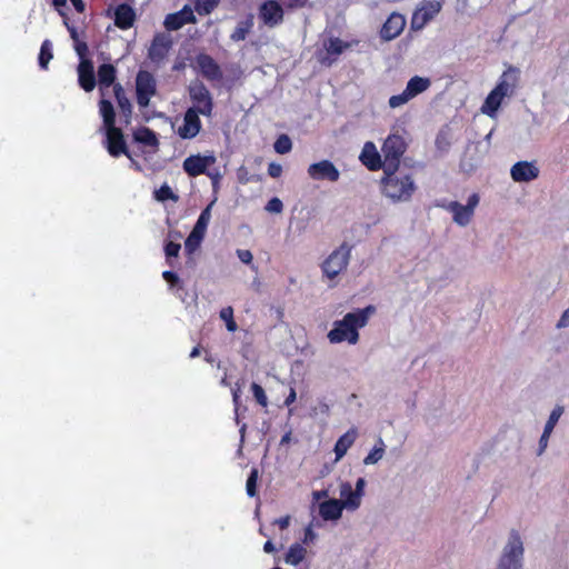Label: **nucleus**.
Instances as JSON below:
<instances>
[{
  "instance_id": "18",
  "label": "nucleus",
  "mask_w": 569,
  "mask_h": 569,
  "mask_svg": "<svg viewBox=\"0 0 569 569\" xmlns=\"http://www.w3.org/2000/svg\"><path fill=\"white\" fill-rule=\"evenodd\" d=\"M510 176L516 182H529L538 178L539 168L533 162L519 161L511 167Z\"/></svg>"
},
{
  "instance_id": "43",
  "label": "nucleus",
  "mask_w": 569,
  "mask_h": 569,
  "mask_svg": "<svg viewBox=\"0 0 569 569\" xmlns=\"http://www.w3.org/2000/svg\"><path fill=\"white\" fill-rule=\"evenodd\" d=\"M220 0H197L196 10L199 14H209Z\"/></svg>"
},
{
  "instance_id": "7",
  "label": "nucleus",
  "mask_w": 569,
  "mask_h": 569,
  "mask_svg": "<svg viewBox=\"0 0 569 569\" xmlns=\"http://www.w3.org/2000/svg\"><path fill=\"white\" fill-rule=\"evenodd\" d=\"M479 203V196L472 193L468 198L467 204H461L458 201H451L443 204L442 208L452 213V220L460 227H466L470 223L475 209Z\"/></svg>"
},
{
  "instance_id": "52",
  "label": "nucleus",
  "mask_w": 569,
  "mask_h": 569,
  "mask_svg": "<svg viewBox=\"0 0 569 569\" xmlns=\"http://www.w3.org/2000/svg\"><path fill=\"white\" fill-rule=\"evenodd\" d=\"M237 256H238L239 260L246 264H250L253 259L251 251L244 250V249H238Z\"/></svg>"
},
{
  "instance_id": "48",
  "label": "nucleus",
  "mask_w": 569,
  "mask_h": 569,
  "mask_svg": "<svg viewBox=\"0 0 569 569\" xmlns=\"http://www.w3.org/2000/svg\"><path fill=\"white\" fill-rule=\"evenodd\" d=\"M264 209L270 213H281L283 210V203L279 198L273 197L268 201Z\"/></svg>"
},
{
  "instance_id": "5",
  "label": "nucleus",
  "mask_w": 569,
  "mask_h": 569,
  "mask_svg": "<svg viewBox=\"0 0 569 569\" xmlns=\"http://www.w3.org/2000/svg\"><path fill=\"white\" fill-rule=\"evenodd\" d=\"M406 147V142L401 136L391 134L386 139L381 149L383 154V171L398 169L400 158L405 153Z\"/></svg>"
},
{
  "instance_id": "39",
  "label": "nucleus",
  "mask_w": 569,
  "mask_h": 569,
  "mask_svg": "<svg viewBox=\"0 0 569 569\" xmlns=\"http://www.w3.org/2000/svg\"><path fill=\"white\" fill-rule=\"evenodd\" d=\"M204 237L193 231L190 232L184 241V250L188 254H192L199 247Z\"/></svg>"
},
{
  "instance_id": "56",
  "label": "nucleus",
  "mask_w": 569,
  "mask_h": 569,
  "mask_svg": "<svg viewBox=\"0 0 569 569\" xmlns=\"http://www.w3.org/2000/svg\"><path fill=\"white\" fill-rule=\"evenodd\" d=\"M365 487H366V480L365 478H359L356 482L355 491L359 495V497L362 499L365 495Z\"/></svg>"
},
{
  "instance_id": "19",
  "label": "nucleus",
  "mask_w": 569,
  "mask_h": 569,
  "mask_svg": "<svg viewBox=\"0 0 569 569\" xmlns=\"http://www.w3.org/2000/svg\"><path fill=\"white\" fill-rule=\"evenodd\" d=\"M259 16L264 24L272 28L282 21L283 10L278 2L268 1L260 7Z\"/></svg>"
},
{
  "instance_id": "59",
  "label": "nucleus",
  "mask_w": 569,
  "mask_h": 569,
  "mask_svg": "<svg viewBox=\"0 0 569 569\" xmlns=\"http://www.w3.org/2000/svg\"><path fill=\"white\" fill-rule=\"evenodd\" d=\"M315 538L316 533L313 532V530L310 527L307 528L305 532V541H312Z\"/></svg>"
},
{
  "instance_id": "49",
  "label": "nucleus",
  "mask_w": 569,
  "mask_h": 569,
  "mask_svg": "<svg viewBox=\"0 0 569 569\" xmlns=\"http://www.w3.org/2000/svg\"><path fill=\"white\" fill-rule=\"evenodd\" d=\"M550 436H551V432H548L545 430L542 431V435H541V437L539 439V443H538L537 456H542L545 453L546 449L548 448Z\"/></svg>"
},
{
  "instance_id": "2",
  "label": "nucleus",
  "mask_w": 569,
  "mask_h": 569,
  "mask_svg": "<svg viewBox=\"0 0 569 569\" xmlns=\"http://www.w3.org/2000/svg\"><path fill=\"white\" fill-rule=\"evenodd\" d=\"M99 109L103 119V127L106 129V146L108 152L112 157L126 154L131 159L123 133L120 128L116 127V112L112 103L107 99H101L99 102Z\"/></svg>"
},
{
  "instance_id": "57",
  "label": "nucleus",
  "mask_w": 569,
  "mask_h": 569,
  "mask_svg": "<svg viewBox=\"0 0 569 569\" xmlns=\"http://www.w3.org/2000/svg\"><path fill=\"white\" fill-rule=\"evenodd\" d=\"M274 523L278 525L281 529H286L290 523V517L286 516L274 520Z\"/></svg>"
},
{
  "instance_id": "37",
  "label": "nucleus",
  "mask_w": 569,
  "mask_h": 569,
  "mask_svg": "<svg viewBox=\"0 0 569 569\" xmlns=\"http://www.w3.org/2000/svg\"><path fill=\"white\" fill-rule=\"evenodd\" d=\"M563 412H565V407L557 405L550 412L549 418L543 427V430L552 433L556 425L558 423V421L561 418V416L563 415Z\"/></svg>"
},
{
  "instance_id": "40",
  "label": "nucleus",
  "mask_w": 569,
  "mask_h": 569,
  "mask_svg": "<svg viewBox=\"0 0 569 569\" xmlns=\"http://www.w3.org/2000/svg\"><path fill=\"white\" fill-rule=\"evenodd\" d=\"M220 318L226 322L227 330L230 332H234L238 329V326L233 319V309L232 307H226L220 310Z\"/></svg>"
},
{
  "instance_id": "14",
  "label": "nucleus",
  "mask_w": 569,
  "mask_h": 569,
  "mask_svg": "<svg viewBox=\"0 0 569 569\" xmlns=\"http://www.w3.org/2000/svg\"><path fill=\"white\" fill-rule=\"evenodd\" d=\"M196 17L192 9L189 6H184L180 11L169 13L163 26L168 31H176L181 29L186 23H194Z\"/></svg>"
},
{
  "instance_id": "8",
  "label": "nucleus",
  "mask_w": 569,
  "mask_h": 569,
  "mask_svg": "<svg viewBox=\"0 0 569 569\" xmlns=\"http://www.w3.org/2000/svg\"><path fill=\"white\" fill-rule=\"evenodd\" d=\"M442 3L438 0H425L415 10L410 28L413 31H419L430 22L441 10Z\"/></svg>"
},
{
  "instance_id": "6",
  "label": "nucleus",
  "mask_w": 569,
  "mask_h": 569,
  "mask_svg": "<svg viewBox=\"0 0 569 569\" xmlns=\"http://www.w3.org/2000/svg\"><path fill=\"white\" fill-rule=\"evenodd\" d=\"M351 256V247L342 243L333 250L322 263V271L329 279H335L347 269Z\"/></svg>"
},
{
  "instance_id": "38",
  "label": "nucleus",
  "mask_w": 569,
  "mask_h": 569,
  "mask_svg": "<svg viewBox=\"0 0 569 569\" xmlns=\"http://www.w3.org/2000/svg\"><path fill=\"white\" fill-rule=\"evenodd\" d=\"M251 27H252V20H250V19L239 22L238 26L236 27L234 31L231 34V39L233 41L244 40L247 34L249 33Z\"/></svg>"
},
{
  "instance_id": "64",
  "label": "nucleus",
  "mask_w": 569,
  "mask_h": 569,
  "mask_svg": "<svg viewBox=\"0 0 569 569\" xmlns=\"http://www.w3.org/2000/svg\"><path fill=\"white\" fill-rule=\"evenodd\" d=\"M207 174L212 179L213 181V186H216L220 179V174L218 172L213 173V172H207Z\"/></svg>"
},
{
  "instance_id": "47",
  "label": "nucleus",
  "mask_w": 569,
  "mask_h": 569,
  "mask_svg": "<svg viewBox=\"0 0 569 569\" xmlns=\"http://www.w3.org/2000/svg\"><path fill=\"white\" fill-rule=\"evenodd\" d=\"M410 99H411L410 96L408 94V92L405 89L402 93L390 97L389 106L391 108H399V107L403 106L405 103H407Z\"/></svg>"
},
{
  "instance_id": "58",
  "label": "nucleus",
  "mask_w": 569,
  "mask_h": 569,
  "mask_svg": "<svg viewBox=\"0 0 569 569\" xmlns=\"http://www.w3.org/2000/svg\"><path fill=\"white\" fill-rule=\"evenodd\" d=\"M296 398H297L296 390L293 388H291L288 397L284 400V405L290 406L292 402H295Z\"/></svg>"
},
{
  "instance_id": "53",
  "label": "nucleus",
  "mask_w": 569,
  "mask_h": 569,
  "mask_svg": "<svg viewBox=\"0 0 569 569\" xmlns=\"http://www.w3.org/2000/svg\"><path fill=\"white\" fill-rule=\"evenodd\" d=\"M282 173V167L279 163L271 162L268 166V174L272 178H278Z\"/></svg>"
},
{
  "instance_id": "1",
  "label": "nucleus",
  "mask_w": 569,
  "mask_h": 569,
  "mask_svg": "<svg viewBox=\"0 0 569 569\" xmlns=\"http://www.w3.org/2000/svg\"><path fill=\"white\" fill-rule=\"evenodd\" d=\"M373 312L372 307H367L355 312L347 313L342 320L333 322V328L328 332V339L331 343L343 341L356 345L359 340L358 330L363 328L369 315Z\"/></svg>"
},
{
  "instance_id": "10",
  "label": "nucleus",
  "mask_w": 569,
  "mask_h": 569,
  "mask_svg": "<svg viewBox=\"0 0 569 569\" xmlns=\"http://www.w3.org/2000/svg\"><path fill=\"white\" fill-rule=\"evenodd\" d=\"M156 80L148 71H139L136 78L137 102L139 107L149 106L150 98L156 94Z\"/></svg>"
},
{
  "instance_id": "34",
  "label": "nucleus",
  "mask_w": 569,
  "mask_h": 569,
  "mask_svg": "<svg viewBox=\"0 0 569 569\" xmlns=\"http://www.w3.org/2000/svg\"><path fill=\"white\" fill-rule=\"evenodd\" d=\"M385 452H386V445H385L382 438H378L372 450L365 457L363 463L366 466L378 463L383 458Z\"/></svg>"
},
{
  "instance_id": "4",
  "label": "nucleus",
  "mask_w": 569,
  "mask_h": 569,
  "mask_svg": "<svg viewBox=\"0 0 569 569\" xmlns=\"http://www.w3.org/2000/svg\"><path fill=\"white\" fill-rule=\"evenodd\" d=\"M525 546L520 532L510 530L499 556L496 569H522Z\"/></svg>"
},
{
  "instance_id": "15",
  "label": "nucleus",
  "mask_w": 569,
  "mask_h": 569,
  "mask_svg": "<svg viewBox=\"0 0 569 569\" xmlns=\"http://www.w3.org/2000/svg\"><path fill=\"white\" fill-rule=\"evenodd\" d=\"M199 114L200 113L194 108H189L186 111L183 124L178 129V134L182 139H192L199 133L201 129Z\"/></svg>"
},
{
  "instance_id": "29",
  "label": "nucleus",
  "mask_w": 569,
  "mask_h": 569,
  "mask_svg": "<svg viewBox=\"0 0 569 569\" xmlns=\"http://www.w3.org/2000/svg\"><path fill=\"white\" fill-rule=\"evenodd\" d=\"M502 100L503 97L500 96L495 89H492L481 107V112L489 117H495L496 112L501 106Z\"/></svg>"
},
{
  "instance_id": "44",
  "label": "nucleus",
  "mask_w": 569,
  "mask_h": 569,
  "mask_svg": "<svg viewBox=\"0 0 569 569\" xmlns=\"http://www.w3.org/2000/svg\"><path fill=\"white\" fill-rule=\"evenodd\" d=\"M259 478L258 469L253 468L247 479L246 489L249 497H254L257 493V481Z\"/></svg>"
},
{
  "instance_id": "3",
  "label": "nucleus",
  "mask_w": 569,
  "mask_h": 569,
  "mask_svg": "<svg viewBox=\"0 0 569 569\" xmlns=\"http://www.w3.org/2000/svg\"><path fill=\"white\" fill-rule=\"evenodd\" d=\"M396 171H385V177L381 179V192L392 202L409 201L416 190L415 181L411 176Z\"/></svg>"
},
{
  "instance_id": "62",
  "label": "nucleus",
  "mask_w": 569,
  "mask_h": 569,
  "mask_svg": "<svg viewBox=\"0 0 569 569\" xmlns=\"http://www.w3.org/2000/svg\"><path fill=\"white\" fill-rule=\"evenodd\" d=\"M73 9H76L78 12H82L84 10V3L82 0H73Z\"/></svg>"
},
{
  "instance_id": "55",
  "label": "nucleus",
  "mask_w": 569,
  "mask_h": 569,
  "mask_svg": "<svg viewBox=\"0 0 569 569\" xmlns=\"http://www.w3.org/2000/svg\"><path fill=\"white\" fill-rule=\"evenodd\" d=\"M568 326H569V308L563 311L562 316L560 317V319L557 323L558 328H566Z\"/></svg>"
},
{
  "instance_id": "16",
  "label": "nucleus",
  "mask_w": 569,
  "mask_h": 569,
  "mask_svg": "<svg viewBox=\"0 0 569 569\" xmlns=\"http://www.w3.org/2000/svg\"><path fill=\"white\" fill-rule=\"evenodd\" d=\"M406 27V18L401 13L393 12L389 16L380 30V37L390 41L397 38Z\"/></svg>"
},
{
  "instance_id": "42",
  "label": "nucleus",
  "mask_w": 569,
  "mask_h": 569,
  "mask_svg": "<svg viewBox=\"0 0 569 569\" xmlns=\"http://www.w3.org/2000/svg\"><path fill=\"white\" fill-rule=\"evenodd\" d=\"M274 150L280 154L288 153L292 149V142L287 134H281L274 142Z\"/></svg>"
},
{
  "instance_id": "32",
  "label": "nucleus",
  "mask_w": 569,
  "mask_h": 569,
  "mask_svg": "<svg viewBox=\"0 0 569 569\" xmlns=\"http://www.w3.org/2000/svg\"><path fill=\"white\" fill-rule=\"evenodd\" d=\"M307 550L306 548L300 543H293L290 546L284 561L288 565L297 566L299 565L306 557Z\"/></svg>"
},
{
  "instance_id": "54",
  "label": "nucleus",
  "mask_w": 569,
  "mask_h": 569,
  "mask_svg": "<svg viewBox=\"0 0 569 569\" xmlns=\"http://www.w3.org/2000/svg\"><path fill=\"white\" fill-rule=\"evenodd\" d=\"M162 277L164 278V280H167L171 286L178 283L179 281V277L172 272V271H164L162 273Z\"/></svg>"
},
{
  "instance_id": "21",
  "label": "nucleus",
  "mask_w": 569,
  "mask_h": 569,
  "mask_svg": "<svg viewBox=\"0 0 569 569\" xmlns=\"http://www.w3.org/2000/svg\"><path fill=\"white\" fill-rule=\"evenodd\" d=\"M518 74L519 70L517 68H508L493 89L503 98L511 96L518 82Z\"/></svg>"
},
{
  "instance_id": "60",
  "label": "nucleus",
  "mask_w": 569,
  "mask_h": 569,
  "mask_svg": "<svg viewBox=\"0 0 569 569\" xmlns=\"http://www.w3.org/2000/svg\"><path fill=\"white\" fill-rule=\"evenodd\" d=\"M308 0H290L288 6L290 8L303 7Z\"/></svg>"
},
{
  "instance_id": "22",
  "label": "nucleus",
  "mask_w": 569,
  "mask_h": 569,
  "mask_svg": "<svg viewBox=\"0 0 569 569\" xmlns=\"http://www.w3.org/2000/svg\"><path fill=\"white\" fill-rule=\"evenodd\" d=\"M79 84L87 91H92L96 87V77L93 63L90 61H80L78 66Z\"/></svg>"
},
{
  "instance_id": "24",
  "label": "nucleus",
  "mask_w": 569,
  "mask_h": 569,
  "mask_svg": "<svg viewBox=\"0 0 569 569\" xmlns=\"http://www.w3.org/2000/svg\"><path fill=\"white\" fill-rule=\"evenodd\" d=\"M136 20L133 9L126 3L119 4L114 10V24L120 29L130 28Z\"/></svg>"
},
{
  "instance_id": "27",
  "label": "nucleus",
  "mask_w": 569,
  "mask_h": 569,
  "mask_svg": "<svg viewBox=\"0 0 569 569\" xmlns=\"http://www.w3.org/2000/svg\"><path fill=\"white\" fill-rule=\"evenodd\" d=\"M98 78L101 94L104 96V89L113 84L116 79V68L112 64L103 63L98 69Z\"/></svg>"
},
{
  "instance_id": "50",
  "label": "nucleus",
  "mask_w": 569,
  "mask_h": 569,
  "mask_svg": "<svg viewBox=\"0 0 569 569\" xmlns=\"http://www.w3.org/2000/svg\"><path fill=\"white\" fill-rule=\"evenodd\" d=\"M156 196H157V199L158 200H168V199H174V194L171 190L170 187L168 186H162L157 192H156Z\"/></svg>"
},
{
  "instance_id": "13",
  "label": "nucleus",
  "mask_w": 569,
  "mask_h": 569,
  "mask_svg": "<svg viewBox=\"0 0 569 569\" xmlns=\"http://www.w3.org/2000/svg\"><path fill=\"white\" fill-rule=\"evenodd\" d=\"M216 162L213 156H190L183 161V170L190 177H197L199 174L207 173L208 167Z\"/></svg>"
},
{
  "instance_id": "41",
  "label": "nucleus",
  "mask_w": 569,
  "mask_h": 569,
  "mask_svg": "<svg viewBox=\"0 0 569 569\" xmlns=\"http://www.w3.org/2000/svg\"><path fill=\"white\" fill-rule=\"evenodd\" d=\"M51 4L59 12V14L63 18V23L67 27L68 31L71 33V22L69 17L66 13L67 0H50Z\"/></svg>"
},
{
  "instance_id": "61",
  "label": "nucleus",
  "mask_w": 569,
  "mask_h": 569,
  "mask_svg": "<svg viewBox=\"0 0 569 569\" xmlns=\"http://www.w3.org/2000/svg\"><path fill=\"white\" fill-rule=\"evenodd\" d=\"M263 551L267 552V553H271L274 551V545L272 543L271 540H268L264 546H263Z\"/></svg>"
},
{
  "instance_id": "36",
  "label": "nucleus",
  "mask_w": 569,
  "mask_h": 569,
  "mask_svg": "<svg viewBox=\"0 0 569 569\" xmlns=\"http://www.w3.org/2000/svg\"><path fill=\"white\" fill-rule=\"evenodd\" d=\"M325 48L329 54L339 56L346 49L350 48V44L348 42H343L339 38H330L328 43L325 44Z\"/></svg>"
},
{
  "instance_id": "31",
  "label": "nucleus",
  "mask_w": 569,
  "mask_h": 569,
  "mask_svg": "<svg viewBox=\"0 0 569 569\" xmlns=\"http://www.w3.org/2000/svg\"><path fill=\"white\" fill-rule=\"evenodd\" d=\"M114 97L117 99L118 106L122 111L126 122H128V117L131 114V103L129 99L126 97L124 90L120 83H116L113 86Z\"/></svg>"
},
{
  "instance_id": "23",
  "label": "nucleus",
  "mask_w": 569,
  "mask_h": 569,
  "mask_svg": "<svg viewBox=\"0 0 569 569\" xmlns=\"http://www.w3.org/2000/svg\"><path fill=\"white\" fill-rule=\"evenodd\" d=\"M345 506L338 499H329L319 505V513L323 520H338Z\"/></svg>"
},
{
  "instance_id": "63",
  "label": "nucleus",
  "mask_w": 569,
  "mask_h": 569,
  "mask_svg": "<svg viewBox=\"0 0 569 569\" xmlns=\"http://www.w3.org/2000/svg\"><path fill=\"white\" fill-rule=\"evenodd\" d=\"M313 497L317 500L321 499V498H326V497H328V491L327 490L315 491Z\"/></svg>"
},
{
  "instance_id": "46",
  "label": "nucleus",
  "mask_w": 569,
  "mask_h": 569,
  "mask_svg": "<svg viewBox=\"0 0 569 569\" xmlns=\"http://www.w3.org/2000/svg\"><path fill=\"white\" fill-rule=\"evenodd\" d=\"M251 390L257 402L262 407H267L268 398L266 396L263 388L260 385L253 382L251 385Z\"/></svg>"
},
{
  "instance_id": "30",
  "label": "nucleus",
  "mask_w": 569,
  "mask_h": 569,
  "mask_svg": "<svg viewBox=\"0 0 569 569\" xmlns=\"http://www.w3.org/2000/svg\"><path fill=\"white\" fill-rule=\"evenodd\" d=\"M430 84H431L430 79L415 76L408 81L406 91L412 99L416 96L426 91L430 87Z\"/></svg>"
},
{
  "instance_id": "12",
  "label": "nucleus",
  "mask_w": 569,
  "mask_h": 569,
  "mask_svg": "<svg viewBox=\"0 0 569 569\" xmlns=\"http://www.w3.org/2000/svg\"><path fill=\"white\" fill-rule=\"evenodd\" d=\"M199 72L208 81H220L223 77L220 66L207 53H199L196 57Z\"/></svg>"
},
{
  "instance_id": "17",
  "label": "nucleus",
  "mask_w": 569,
  "mask_h": 569,
  "mask_svg": "<svg viewBox=\"0 0 569 569\" xmlns=\"http://www.w3.org/2000/svg\"><path fill=\"white\" fill-rule=\"evenodd\" d=\"M172 47V38L168 33H158L154 36L152 43L149 48V58L152 61H161L168 54Z\"/></svg>"
},
{
  "instance_id": "45",
  "label": "nucleus",
  "mask_w": 569,
  "mask_h": 569,
  "mask_svg": "<svg viewBox=\"0 0 569 569\" xmlns=\"http://www.w3.org/2000/svg\"><path fill=\"white\" fill-rule=\"evenodd\" d=\"M73 42L76 43L74 44V49H76L77 54L80 58V61H90L87 58V56L89 53V48H88L86 42H82V41L78 40L77 32L74 30H73Z\"/></svg>"
},
{
  "instance_id": "28",
  "label": "nucleus",
  "mask_w": 569,
  "mask_h": 569,
  "mask_svg": "<svg viewBox=\"0 0 569 569\" xmlns=\"http://www.w3.org/2000/svg\"><path fill=\"white\" fill-rule=\"evenodd\" d=\"M133 139L138 143L152 147L154 149V151L158 150L159 140H158L156 133L147 127H141V128L137 129L133 132Z\"/></svg>"
},
{
  "instance_id": "25",
  "label": "nucleus",
  "mask_w": 569,
  "mask_h": 569,
  "mask_svg": "<svg viewBox=\"0 0 569 569\" xmlns=\"http://www.w3.org/2000/svg\"><path fill=\"white\" fill-rule=\"evenodd\" d=\"M358 437L357 428H351L345 432L335 445L336 461H339L355 443Z\"/></svg>"
},
{
  "instance_id": "20",
  "label": "nucleus",
  "mask_w": 569,
  "mask_h": 569,
  "mask_svg": "<svg viewBox=\"0 0 569 569\" xmlns=\"http://www.w3.org/2000/svg\"><path fill=\"white\" fill-rule=\"evenodd\" d=\"M339 502H342L345 509L348 511H356L361 506V498L359 495L352 489L351 483L348 481H342L339 485Z\"/></svg>"
},
{
  "instance_id": "11",
  "label": "nucleus",
  "mask_w": 569,
  "mask_h": 569,
  "mask_svg": "<svg viewBox=\"0 0 569 569\" xmlns=\"http://www.w3.org/2000/svg\"><path fill=\"white\" fill-rule=\"evenodd\" d=\"M308 174L313 180H328L336 182L340 178L337 167L329 160H321L312 163L308 168Z\"/></svg>"
},
{
  "instance_id": "35",
  "label": "nucleus",
  "mask_w": 569,
  "mask_h": 569,
  "mask_svg": "<svg viewBox=\"0 0 569 569\" xmlns=\"http://www.w3.org/2000/svg\"><path fill=\"white\" fill-rule=\"evenodd\" d=\"M53 58L52 53V42L49 39H46L40 47V52L38 56V63L41 70H48V64L50 60Z\"/></svg>"
},
{
  "instance_id": "51",
  "label": "nucleus",
  "mask_w": 569,
  "mask_h": 569,
  "mask_svg": "<svg viewBox=\"0 0 569 569\" xmlns=\"http://www.w3.org/2000/svg\"><path fill=\"white\" fill-rule=\"evenodd\" d=\"M180 243H177V242H168L164 247V252H166V256L169 258V257H177L179 254V251H180Z\"/></svg>"
},
{
  "instance_id": "9",
  "label": "nucleus",
  "mask_w": 569,
  "mask_h": 569,
  "mask_svg": "<svg viewBox=\"0 0 569 569\" xmlns=\"http://www.w3.org/2000/svg\"><path fill=\"white\" fill-rule=\"evenodd\" d=\"M189 93L191 100L197 103L193 108L202 116H211L213 102L207 87L201 81H193L189 87Z\"/></svg>"
},
{
  "instance_id": "26",
  "label": "nucleus",
  "mask_w": 569,
  "mask_h": 569,
  "mask_svg": "<svg viewBox=\"0 0 569 569\" xmlns=\"http://www.w3.org/2000/svg\"><path fill=\"white\" fill-rule=\"evenodd\" d=\"M360 159L362 163L370 170L382 168L381 157L377 152L372 142H367L365 144Z\"/></svg>"
},
{
  "instance_id": "33",
  "label": "nucleus",
  "mask_w": 569,
  "mask_h": 569,
  "mask_svg": "<svg viewBox=\"0 0 569 569\" xmlns=\"http://www.w3.org/2000/svg\"><path fill=\"white\" fill-rule=\"evenodd\" d=\"M214 201H212L211 203H209L200 213L192 231L198 233V234H201L204 237L206 234V231H207V228H208V224L210 222V219H211V209H212V206H213Z\"/></svg>"
}]
</instances>
